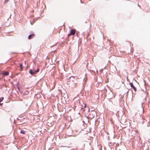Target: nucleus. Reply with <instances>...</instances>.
Returning <instances> with one entry per match:
<instances>
[{
	"instance_id": "nucleus-1",
	"label": "nucleus",
	"mask_w": 150,
	"mask_h": 150,
	"mask_svg": "<svg viewBox=\"0 0 150 150\" xmlns=\"http://www.w3.org/2000/svg\"><path fill=\"white\" fill-rule=\"evenodd\" d=\"M77 83V81L73 76L70 77L67 82V84L69 85V87L71 86L72 88L76 87Z\"/></svg>"
},
{
	"instance_id": "nucleus-2",
	"label": "nucleus",
	"mask_w": 150,
	"mask_h": 150,
	"mask_svg": "<svg viewBox=\"0 0 150 150\" xmlns=\"http://www.w3.org/2000/svg\"><path fill=\"white\" fill-rule=\"evenodd\" d=\"M76 32V30L74 29H72L70 30V34H69L68 36L69 37L71 35H75Z\"/></svg>"
},
{
	"instance_id": "nucleus-3",
	"label": "nucleus",
	"mask_w": 150,
	"mask_h": 150,
	"mask_svg": "<svg viewBox=\"0 0 150 150\" xmlns=\"http://www.w3.org/2000/svg\"><path fill=\"white\" fill-rule=\"evenodd\" d=\"M39 69H38L35 71H33V70L32 69H30L29 71V73L31 75H34L35 74L39 72Z\"/></svg>"
},
{
	"instance_id": "nucleus-4",
	"label": "nucleus",
	"mask_w": 150,
	"mask_h": 150,
	"mask_svg": "<svg viewBox=\"0 0 150 150\" xmlns=\"http://www.w3.org/2000/svg\"><path fill=\"white\" fill-rule=\"evenodd\" d=\"M2 74L4 76H8L9 75V73L8 71H3L2 72Z\"/></svg>"
},
{
	"instance_id": "nucleus-5",
	"label": "nucleus",
	"mask_w": 150,
	"mask_h": 150,
	"mask_svg": "<svg viewBox=\"0 0 150 150\" xmlns=\"http://www.w3.org/2000/svg\"><path fill=\"white\" fill-rule=\"evenodd\" d=\"M130 85L131 87L135 91H136V88L134 87V86L133 85V83H130Z\"/></svg>"
},
{
	"instance_id": "nucleus-6",
	"label": "nucleus",
	"mask_w": 150,
	"mask_h": 150,
	"mask_svg": "<svg viewBox=\"0 0 150 150\" xmlns=\"http://www.w3.org/2000/svg\"><path fill=\"white\" fill-rule=\"evenodd\" d=\"M35 36V35L34 34H32L31 35H30L28 37V38L29 39H31L32 38H33Z\"/></svg>"
},
{
	"instance_id": "nucleus-7",
	"label": "nucleus",
	"mask_w": 150,
	"mask_h": 150,
	"mask_svg": "<svg viewBox=\"0 0 150 150\" xmlns=\"http://www.w3.org/2000/svg\"><path fill=\"white\" fill-rule=\"evenodd\" d=\"M25 131H24V130H21V133L22 134H25Z\"/></svg>"
},
{
	"instance_id": "nucleus-8",
	"label": "nucleus",
	"mask_w": 150,
	"mask_h": 150,
	"mask_svg": "<svg viewBox=\"0 0 150 150\" xmlns=\"http://www.w3.org/2000/svg\"><path fill=\"white\" fill-rule=\"evenodd\" d=\"M20 67H21V70H22V69H23V65L22 64H20Z\"/></svg>"
},
{
	"instance_id": "nucleus-9",
	"label": "nucleus",
	"mask_w": 150,
	"mask_h": 150,
	"mask_svg": "<svg viewBox=\"0 0 150 150\" xmlns=\"http://www.w3.org/2000/svg\"><path fill=\"white\" fill-rule=\"evenodd\" d=\"M3 99H4V98L3 97H2L1 98H0V103L3 101Z\"/></svg>"
},
{
	"instance_id": "nucleus-10",
	"label": "nucleus",
	"mask_w": 150,
	"mask_h": 150,
	"mask_svg": "<svg viewBox=\"0 0 150 150\" xmlns=\"http://www.w3.org/2000/svg\"><path fill=\"white\" fill-rule=\"evenodd\" d=\"M9 0H5L4 1V3H6L8 2L9 1Z\"/></svg>"
},
{
	"instance_id": "nucleus-11",
	"label": "nucleus",
	"mask_w": 150,
	"mask_h": 150,
	"mask_svg": "<svg viewBox=\"0 0 150 150\" xmlns=\"http://www.w3.org/2000/svg\"><path fill=\"white\" fill-rule=\"evenodd\" d=\"M86 107V105L85 104H84V108H85Z\"/></svg>"
},
{
	"instance_id": "nucleus-12",
	"label": "nucleus",
	"mask_w": 150,
	"mask_h": 150,
	"mask_svg": "<svg viewBox=\"0 0 150 150\" xmlns=\"http://www.w3.org/2000/svg\"><path fill=\"white\" fill-rule=\"evenodd\" d=\"M108 41L110 42H111V40H108Z\"/></svg>"
},
{
	"instance_id": "nucleus-13",
	"label": "nucleus",
	"mask_w": 150,
	"mask_h": 150,
	"mask_svg": "<svg viewBox=\"0 0 150 150\" xmlns=\"http://www.w3.org/2000/svg\"><path fill=\"white\" fill-rule=\"evenodd\" d=\"M36 71V70H33V71Z\"/></svg>"
},
{
	"instance_id": "nucleus-14",
	"label": "nucleus",
	"mask_w": 150,
	"mask_h": 150,
	"mask_svg": "<svg viewBox=\"0 0 150 150\" xmlns=\"http://www.w3.org/2000/svg\"><path fill=\"white\" fill-rule=\"evenodd\" d=\"M2 104L0 103V105H1Z\"/></svg>"
},
{
	"instance_id": "nucleus-15",
	"label": "nucleus",
	"mask_w": 150,
	"mask_h": 150,
	"mask_svg": "<svg viewBox=\"0 0 150 150\" xmlns=\"http://www.w3.org/2000/svg\"><path fill=\"white\" fill-rule=\"evenodd\" d=\"M91 115V114H90V115Z\"/></svg>"
}]
</instances>
